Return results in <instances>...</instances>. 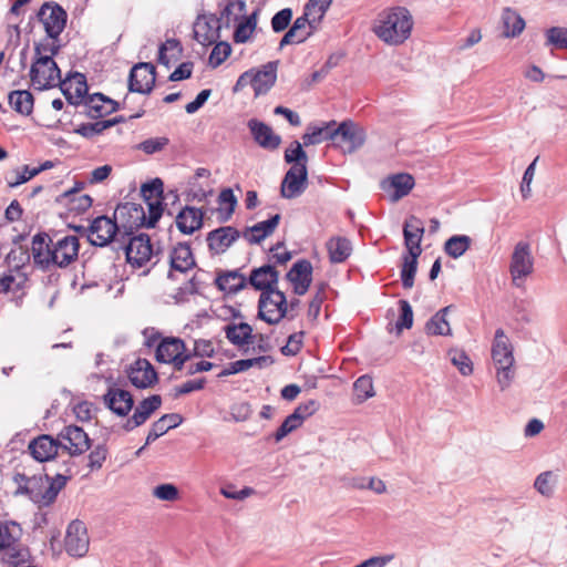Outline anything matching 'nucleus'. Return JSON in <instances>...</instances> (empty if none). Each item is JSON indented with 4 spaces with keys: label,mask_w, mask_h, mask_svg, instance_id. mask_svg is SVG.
<instances>
[{
    "label": "nucleus",
    "mask_w": 567,
    "mask_h": 567,
    "mask_svg": "<svg viewBox=\"0 0 567 567\" xmlns=\"http://www.w3.org/2000/svg\"><path fill=\"white\" fill-rule=\"evenodd\" d=\"M279 274L270 265H265L251 271L249 284L261 292L275 289L274 286L278 282Z\"/></svg>",
    "instance_id": "nucleus-34"
},
{
    "label": "nucleus",
    "mask_w": 567,
    "mask_h": 567,
    "mask_svg": "<svg viewBox=\"0 0 567 567\" xmlns=\"http://www.w3.org/2000/svg\"><path fill=\"white\" fill-rule=\"evenodd\" d=\"M59 449L58 439L54 440L50 435H41L29 444L31 455L39 462L50 461L58 454Z\"/></svg>",
    "instance_id": "nucleus-33"
},
{
    "label": "nucleus",
    "mask_w": 567,
    "mask_h": 567,
    "mask_svg": "<svg viewBox=\"0 0 567 567\" xmlns=\"http://www.w3.org/2000/svg\"><path fill=\"white\" fill-rule=\"evenodd\" d=\"M382 189L389 194L391 202H398L406 196L414 186V179L409 174H396L383 181Z\"/></svg>",
    "instance_id": "nucleus-30"
},
{
    "label": "nucleus",
    "mask_w": 567,
    "mask_h": 567,
    "mask_svg": "<svg viewBox=\"0 0 567 567\" xmlns=\"http://www.w3.org/2000/svg\"><path fill=\"white\" fill-rule=\"evenodd\" d=\"M287 279L292 284L296 295H305L312 281V265L306 259L298 260L287 272Z\"/></svg>",
    "instance_id": "nucleus-24"
},
{
    "label": "nucleus",
    "mask_w": 567,
    "mask_h": 567,
    "mask_svg": "<svg viewBox=\"0 0 567 567\" xmlns=\"http://www.w3.org/2000/svg\"><path fill=\"white\" fill-rule=\"evenodd\" d=\"M237 206V198L233 189L225 188L218 196V213L223 221H227L234 214Z\"/></svg>",
    "instance_id": "nucleus-46"
},
{
    "label": "nucleus",
    "mask_w": 567,
    "mask_h": 567,
    "mask_svg": "<svg viewBox=\"0 0 567 567\" xmlns=\"http://www.w3.org/2000/svg\"><path fill=\"white\" fill-rule=\"evenodd\" d=\"M89 547L90 537L85 524L79 519L72 520L64 537L65 551L71 557L82 558L87 554Z\"/></svg>",
    "instance_id": "nucleus-15"
},
{
    "label": "nucleus",
    "mask_w": 567,
    "mask_h": 567,
    "mask_svg": "<svg viewBox=\"0 0 567 567\" xmlns=\"http://www.w3.org/2000/svg\"><path fill=\"white\" fill-rule=\"evenodd\" d=\"M114 218L115 220H112L106 216H99L92 221L90 226L89 240L93 245L103 247L112 240L117 241L120 240V237L124 238V236L133 234L135 228L125 229L124 227V224L127 223L130 217L120 219L114 215Z\"/></svg>",
    "instance_id": "nucleus-8"
},
{
    "label": "nucleus",
    "mask_w": 567,
    "mask_h": 567,
    "mask_svg": "<svg viewBox=\"0 0 567 567\" xmlns=\"http://www.w3.org/2000/svg\"><path fill=\"white\" fill-rule=\"evenodd\" d=\"M190 358V352L186 350L184 341L179 338H165L156 349L157 361L171 363L177 371H181Z\"/></svg>",
    "instance_id": "nucleus-13"
},
{
    "label": "nucleus",
    "mask_w": 567,
    "mask_h": 567,
    "mask_svg": "<svg viewBox=\"0 0 567 567\" xmlns=\"http://www.w3.org/2000/svg\"><path fill=\"white\" fill-rule=\"evenodd\" d=\"M181 420V416L176 413L163 415L152 424V427L146 437V444H151L159 436L164 435L169 429L176 427Z\"/></svg>",
    "instance_id": "nucleus-41"
},
{
    "label": "nucleus",
    "mask_w": 567,
    "mask_h": 567,
    "mask_svg": "<svg viewBox=\"0 0 567 567\" xmlns=\"http://www.w3.org/2000/svg\"><path fill=\"white\" fill-rule=\"evenodd\" d=\"M105 405L120 416H126L133 408L132 394L120 388H110L104 395Z\"/></svg>",
    "instance_id": "nucleus-31"
},
{
    "label": "nucleus",
    "mask_w": 567,
    "mask_h": 567,
    "mask_svg": "<svg viewBox=\"0 0 567 567\" xmlns=\"http://www.w3.org/2000/svg\"><path fill=\"white\" fill-rule=\"evenodd\" d=\"M471 241L472 239L466 235L452 236L445 241V252L453 258H458L470 248Z\"/></svg>",
    "instance_id": "nucleus-49"
},
{
    "label": "nucleus",
    "mask_w": 567,
    "mask_h": 567,
    "mask_svg": "<svg viewBox=\"0 0 567 567\" xmlns=\"http://www.w3.org/2000/svg\"><path fill=\"white\" fill-rule=\"evenodd\" d=\"M412 29V18L404 8H395L379 16L373 31L383 42L388 44H400L404 42Z\"/></svg>",
    "instance_id": "nucleus-6"
},
{
    "label": "nucleus",
    "mask_w": 567,
    "mask_h": 567,
    "mask_svg": "<svg viewBox=\"0 0 567 567\" xmlns=\"http://www.w3.org/2000/svg\"><path fill=\"white\" fill-rule=\"evenodd\" d=\"M246 12V2L244 0L229 1L221 12V16L226 18L227 23L231 21L237 22L239 18H244Z\"/></svg>",
    "instance_id": "nucleus-57"
},
{
    "label": "nucleus",
    "mask_w": 567,
    "mask_h": 567,
    "mask_svg": "<svg viewBox=\"0 0 567 567\" xmlns=\"http://www.w3.org/2000/svg\"><path fill=\"white\" fill-rule=\"evenodd\" d=\"M105 96L101 93H95L87 97L85 105L89 109V115L93 118L102 117L112 113V107L103 110V102Z\"/></svg>",
    "instance_id": "nucleus-55"
},
{
    "label": "nucleus",
    "mask_w": 567,
    "mask_h": 567,
    "mask_svg": "<svg viewBox=\"0 0 567 567\" xmlns=\"http://www.w3.org/2000/svg\"><path fill=\"white\" fill-rule=\"evenodd\" d=\"M38 18L47 35L51 39H58L65 28L68 14L60 4L45 2L41 6Z\"/></svg>",
    "instance_id": "nucleus-14"
},
{
    "label": "nucleus",
    "mask_w": 567,
    "mask_h": 567,
    "mask_svg": "<svg viewBox=\"0 0 567 567\" xmlns=\"http://www.w3.org/2000/svg\"><path fill=\"white\" fill-rule=\"evenodd\" d=\"M171 270L168 277L174 279L176 272L186 274L195 267V258L187 244L176 245L169 255Z\"/></svg>",
    "instance_id": "nucleus-25"
},
{
    "label": "nucleus",
    "mask_w": 567,
    "mask_h": 567,
    "mask_svg": "<svg viewBox=\"0 0 567 567\" xmlns=\"http://www.w3.org/2000/svg\"><path fill=\"white\" fill-rule=\"evenodd\" d=\"M162 404V398L158 394L151 395L144 399L135 408L132 417H130L125 424L124 430L130 432L135 427L144 424L151 415L159 409Z\"/></svg>",
    "instance_id": "nucleus-26"
},
{
    "label": "nucleus",
    "mask_w": 567,
    "mask_h": 567,
    "mask_svg": "<svg viewBox=\"0 0 567 567\" xmlns=\"http://www.w3.org/2000/svg\"><path fill=\"white\" fill-rule=\"evenodd\" d=\"M131 383L138 389H146L154 384L157 374L146 359H137L127 371Z\"/></svg>",
    "instance_id": "nucleus-27"
},
{
    "label": "nucleus",
    "mask_w": 567,
    "mask_h": 567,
    "mask_svg": "<svg viewBox=\"0 0 567 567\" xmlns=\"http://www.w3.org/2000/svg\"><path fill=\"white\" fill-rule=\"evenodd\" d=\"M277 61H270L259 69H250L238 78L234 92H239L244 87L250 85L256 96L266 94L276 83L277 80Z\"/></svg>",
    "instance_id": "nucleus-9"
},
{
    "label": "nucleus",
    "mask_w": 567,
    "mask_h": 567,
    "mask_svg": "<svg viewBox=\"0 0 567 567\" xmlns=\"http://www.w3.org/2000/svg\"><path fill=\"white\" fill-rule=\"evenodd\" d=\"M61 71L53 59L37 58L30 69L31 83L37 90H47L60 83Z\"/></svg>",
    "instance_id": "nucleus-11"
},
{
    "label": "nucleus",
    "mask_w": 567,
    "mask_h": 567,
    "mask_svg": "<svg viewBox=\"0 0 567 567\" xmlns=\"http://www.w3.org/2000/svg\"><path fill=\"white\" fill-rule=\"evenodd\" d=\"M333 135V141L343 153H353L365 141L364 130L351 121H344L334 127Z\"/></svg>",
    "instance_id": "nucleus-16"
},
{
    "label": "nucleus",
    "mask_w": 567,
    "mask_h": 567,
    "mask_svg": "<svg viewBox=\"0 0 567 567\" xmlns=\"http://www.w3.org/2000/svg\"><path fill=\"white\" fill-rule=\"evenodd\" d=\"M287 299L282 291L270 289L260 295L258 317L269 324L278 323L287 313Z\"/></svg>",
    "instance_id": "nucleus-10"
},
{
    "label": "nucleus",
    "mask_w": 567,
    "mask_h": 567,
    "mask_svg": "<svg viewBox=\"0 0 567 567\" xmlns=\"http://www.w3.org/2000/svg\"><path fill=\"white\" fill-rule=\"evenodd\" d=\"M424 226L421 219L410 217L403 226L404 245L406 255L403 257L401 279L404 288H412L417 269V259L422 254L421 241Z\"/></svg>",
    "instance_id": "nucleus-5"
},
{
    "label": "nucleus",
    "mask_w": 567,
    "mask_h": 567,
    "mask_svg": "<svg viewBox=\"0 0 567 567\" xmlns=\"http://www.w3.org/2000/svg\"><path fill=\"white\" fill-rule=\"evenodd\" d=\"M257 25V11L252 12L249 17L244 18L238 22L235 32L234 40L236 43L247 42Z\"/></svg>",
    "instance_id": "nucleus-47"
},
{
    "label": "nucleus",
    "mask_w": 567,
    "mask_h": 567,
    "mask_svg": "<svg viewBox=\"0 0 567 567\" xmlns=\"http://www.w3.org/2000/svg\"><path fill=\"white\" fill-rule=\"evenodd\" d=\"M216 286L227 293H236L247 286V279L239 270L226 271L217 276Z\"/></svg>",
    "instance_id": "nucleus-38"
},
{
    "label": "nucleus",
    "mask_w": 567,
    "mask_h": 567,
    "mask_svg": "<svg viewBox=\"0 0 567 567\" xmlns=\"http://www.w3.org/2000/svg\"><path fill=\"white\" fill-rule=\"evenodd\" d=\"M230 52L231 48L227 42L216 43L209 55V65L219 66L230 55Z\"/></svg>",
    "instance_id": "nucleus-59"
},
{
    "label": "nucleus",
    "mask_w": 567,
    "mask_h": 567,
    "mask_svg": "<svg viewBox=\"0 0 567 567\" xmlns=\"http://www.w3.org/2000/svg\"><path fill=\"white\" fill-rule=\"evenodd\" d=\"M204 212L200 208L185 206L176 216V226L185 235H192L200 229L204 220Z\"/></svg>",
    "instance_id": "nucleus-32"
},
{
    "label": "nucleus",
    "mask_w": 567,
    "mask_h": 567,
    "mask_svg": "<svg viewBox=\"0 0 567 567\" xmlns=\"http://www.w3.org/2000/svg\"><path fill=\"white\" fill-rule=\"evenodd\" d=\"M60 89L71 104H79L87 93L86 78L82 73L69 75L65 80L60 79Z\"/></svg>",
    "instance_id": "nucleus-28"
},
{
    "label": "nucleus",
    "mask_w": 567,
    "mask_h": 567,
    "mask_svg": "<svg viewBox=\"0 0 567 567\" xmlns=\"http://www.w3.org/2000/svg\"><path fill=\"white\" fill-rule=\"evenodd\" d=\"M449 358L462 375L467 377L473 373V363L464 350L452 349L449 351Z\"/></svg>",
    "instance_id": "nucleus-51"
},
{
    "label": "nucleus",
    "mask_w": 567,
    "mask_h": 567,
    "mask_svg": "<svg viewBox=\"0 0 567 567\" xmlns=\"http://www.w3.org/2000/svg\"><path fill=\"white\" fill-rule=\"evenodd\" d=\"M501 18L505 38H515L525 29V20L512 8H504Z\"/></svg>",
    "instance_id": "nucleus-39"
},
{
    "label": "nucleus",
    "mask_w": 567,
    "mask_h": 567,
    "mask_svg": "<svg viewBox=\"0 0 567 567\" xmlns=\"http://www.w3.org/2000/svg\"><path fill=\"white\" fill-rule=\"evenodd\" d=\"M182 54L181 43L175 39H168L159 47L158 62L167 68L172 62H176Z\"/></svg>",
    "instance_id": "nucleus-45"
},
{
    "label": "nucleus",
    "mask_w": 567,
    "mask_h": 567,
    "mask_svg": "<svg viewBox=\"0 0 567 567\" xmlns=\"http://www.w3.org/2000/svg\"><path fill=\"white\" fill-rule=\"evenodd\" d=\"M285 161L288 164L307 166L308 156L298 141H293L285 151Z\"/></svg>",
    "instance_id": "nucleus-54"
},
{
    "label": "nucleus",
    "mask_w": 567,
    "mask_h": 567,
    "mask_svg": "<svg viewBox=\"0 0 567 567\" xmlns=\"http://www.w3.org/2000/svg\"><path fill=\"white\" fill-rule=\"evenodd\" d=\"M292 19V10L285 8L278 11L271 19V29L274 32L279 33L285 31Z\"/></svg>",
    "instance_id": "nucleus-63"
},
{
    "label": "nucleus",
    "mask_w": 567,
    "mask_h": 567,
    "mask_svg": "<svg viewBox=\"0 0 567 567\" xmlns=\"http://www.w3.org/2000/svg\"><path fill=\"white\" fill-rule=\"evenodd\" d=\"M58 441L60 449L66 451L70 456L81 455L91 446L87 434L76 425L64 426L58 434Z\"/></svg>",
    "instance_id": "nucleus-17"
},
{
    "label": "nucleus",
    "mask_w": 567,
    "mask_h": 567,
    "mask_svg": "<svg viewBox=\"0 0 567 567\" xmlns=\"http://www.w3.org/2000/svg\"><path fill=\"white\" fill-rule=\"evenodd\" d=\"M127 262L136 268L145 266L153 257V247L147 235H138L130 238L125 246Z\"/></svg>",
    "instance_id": "nucleus-20"
},
{
    "label": "nucleus",
    "mask_w": 567,
    "mask_h": 567,
    "mask_svg": "<svg viewBox=\"0 0 567 567\" xmlns=\"http://www.w3.org/2000/svg\"><path fill=\"white\" fill-rule=\"evenodd\" d=\"M169 140L167 137H152L141 142L136 148L144 152L147 155L155 154L161 152L166 145H168Z\"/></svg>",
    "instance_id": "nucleus-61"
},
{
    "label": "nucleus",
    "mask_w": 567,
    "mask_h": 567,
    "mask_svg": "<svg viewBox=\"0 0 567 567\" xmlns=\"http://www.w3.org/2000/svg\"><path fill=\"white\" fill-rule=\"evenodd\" d=\"M274 363L270 355H260L251 359H241L230 362L231 370L236 373L245 372L251 368L264 369Z\"/></svg>",
    "instance_id": "nucleus-48"
},
{
    "label": "nucleus",
    "mask_w": 567,
    "mask_h": 567,
    "mask_svg": "<svg viewBox=\"0 0 567 567\" xmlns=\"http://www.w3.org/2000/svg\"><path fill=\"white\" fill-rule=\"evenodd\" d=\"M155 83V68L151 63H138L131 70L128 89L132 92L150 93Z\"/></svg>",
    "instance_id": "nucleus-22"
},
{
    "label": "nucleus",
    "mask_w": 567,
    "mask_h": 567,
    "mask_svg": "<svg viewBox=\"0 0 567 567\" xmlns=\"http://www.w3.org/2000/svg\"><path fill=\"white\" fill-rule=\"evenodd\" d=\"M152 495L166 502H174L179 497L178 488L172 483L159 484L153 488Z\"/></svg>",
    "instance_id": "nucleus-58"
},
{
    "label": "nucleus",
    "mask_w": 567,
    "mask_h": 567,
    "mask_svg": "<svg viewBox=\"0 0 567 567\" xmlns=\"http://www.w3.org/2000/svg\"><path fill=\"white\" fill-rule=\"evenodd\" d=\"M319 25L320 23L312 22V14L303 9L302 16L293 21L290 29L281 38L279 47L284 48L286 45L305 42L318 30Z\"/></svg>",
    "instance_id": "nucleus-18"
},
{
    "label": "nucleus",
    "mask_w": 567,
    "mask_h": 567,
    "mask_svg": "<svg viewBox=\"0 0 567 567\" xmlns=\"http://www.w3.org/2000/svg\"><path fill=\"white\" fill-rule=\"evenodd\" d=\"M327 249L330 261L333 264H340L347 260L351 255L352 245L350 240L344 237H333L328 240Z\"/></svg>",
    "instance_id": "nucleus-40"
},
{
    "label": "nucleus",
    "mask_w": 567,
    "mask_h": 567,
    "mask_svg": "<svg viewBox=\"0 0 567 567\" xmlns=\"http://www.w3.org/2000/svg\"><path fill=\"white\" fill-rule=\"evenodd\" d=\"M280 221V215L276 214L268 220H264L260 223L255 224L251 227H248L243 233V237L249 243V244H259L261 240H264L266 237L270 236Z\"/></svg>",
    "instance_id": "nucleus-35"
},
{
    "label": "nucleus",
    "mask_w": 567,
    "mask_h": 567,
    "mask_svg": "<svg viewBox=\"0 0 567 567\" xmlns=\"http://www.w3.org/2000/svg\"><path fill=\"white\" fill-rule=\"evenodd\" d=\"M308 185L307 166L292 165L286 173L280 187L284 198H296L300 196Z\"/></svg>",
    "instance_id": "nucleus-19"
},
{
    "label": "nucleus",
    "mask_w": 567,
    "mask_h": 567,
    "mask_svg": "<svg viewBox=\"0 0 567 567\" xmlns=\"http://www.w3.org/2000/svg\"><path fill=\"white\" fill-rule=\"evenodd\" d=\"M120 122V118H112V120H105V121H97L94 123H86L80 125L75 132L80 134L83 137L91 138L97 134H101L106 128H110L111 126L115 125Z\"/></svg>",
    "instance_id": "nucleus-50"
},
{
    "label": "nucleus",
    "mask_w": 567,
    "mask_h": 567,
    "mask_svg": "<svg viewBox=\"0 0 567 567\" xmlns=\"http://www.w3.org/2000/svg\"><path fill=\"white\" fill-rule=\"evenodd\" d=\"M27 284V276L19 271H10L4 276L0 277V291L4 293H12L13 297H18Z\"/></svg>",
    "instance_id": "nucleus-42"
},
{
    "label": "nucleus",
    "mask_w": 567,
    "mask_h": 567,
    "mask_svg": "<svg viewBox=\"0 0 567 567\" xmlns=\"http://www.w3.org/2000/svg\"><path fill=\"white\" fill-rule=\"evenodd\" d=\"M547 44L557 49H567V29L553 27L547 30Z\"/></svg>",
    "instance_id": "nucleus-62"
},
{
    "label": "nucleus",
    "mask_w": 567,
    "mask_h": 567,
    "mask_svg": "<svg viewBox=\"0 0 567 567\" xmlns=\"http://www.w3.org/2000/svg\"><path fill=\"white\" fill-rule=\"evenodd\" d=\"M334 121L323 123L322 125H309L302 135L305 146L316 145L327 140L333 141Z\"/></svg>",
    "instance_id": "nucleus-36"
},
{
    "label": "nucleus",
    "mask_w": 567,
    "mask_h": 567,
    "mask_svg": "<svg viewBox=\"0 0 567 567\" xmlns=\"http://www.w3.org/2000/svg\"><path fill=\"white\" fill-rule=\"evenodd\" d=\"M60 48L61 45L59 43V38L51 39L47 37L42 41L34 44L35 59L45 56L53 59V56L59 53Z\"/></svg>",
    "instance_id": "nucleus-53"
},
{
    "label": "nucleus",
    "mask_w": 567,
    "mask_h": 567,
    "mask_svg": "<svg viewBox=\"0 0 567 567\" xmlns=\"http://www.w3.org/2000/svg\"><path fill=\"white\" fill-rule=\"evenodd\" d=\"M224 332L228 341L238 348L248 344L252 338V328L246 322L228 323L224 327Z\"/></svg>",
    "instance_id": "nucleus-37"
},
{
    "label": "nucleus",
    "mask_w": 567,
    "mask_h": 567,
    "mask_svg": "<svg viewBox=\"0 0 567 567\" xmlns=\"http://www.w3.org/2000/svg\"><path fill=\"white\" fill-rule=\"evenodd\" d=\"M195 40L204 47L219 39L220 21L214 14L198 16L193 27Z\"/></svg>",
    "instance_id": "nucleus-21"
},
{
    "label": "nucleus",
    "mask_w": 567,
    "mask_h": 567,
    "mask_svg": "<svg viewBox=\"0 0 567 567\" xmlns=\"http://www.w3.org/2000/svg\"><path fill=\"white\" fill-rule=\"evenodd\" d=\"M248 127L255 142L260 147L266 150H276L279 147L281 137L275 134L269 125L252 118L248 122Z\"/></svg>",
    "instance_id": "nucleus-29"
},
{
    "label": "nucleus",
    "mask_w": 567,
    "mask_h": 567,
    "mask_svg": "<svg viewBox=\"0 0 567 567\" xmlns=\"http://www.w3.org/2000/svg\"><path fill=\"white\" fill-rule=\"evenodd\" d=\"M8 100L10 106L22 115H29L33 110V96L29 91H12Z\"/></svg>",
    "instance_id": "nucleus-43"
},
{
    "label": "nucleus",
    "mask_w": 567,
    "mask_h": 567,
    "mask_svg": "<svg viewBox=\"0 0 567 567\" xmlns=\"http://www.w3.org/2000/svg\"><path fill=\"white\" fill-rule=\"evenodd\" d=\"M534 271V258L530 246L525 241L516 244L512 254L509 272L514 286L522 287L524 280Z\"/></svg>",
    "instance_id": "nucleus-12"
},
{
    "label": "nucleus",
    "mask_w": 567,
    "mask_h": 567,
    "mask_svg": "<svg viewBox=\"0 0 567 567\" xmlns=\"http://www.w3.org/2000/svg\"><path fill=\"white\" fill-rule=\"evenodd\" d=\"M240 233L231 226H223L207 234L206 241L213 254H224L238 238Z\"/></svg>",
    "instance_id": "nucleus-23"
},
{
    "label": "nucleus",
    "mask_w": 567,
    "mask_h": 567,
    "mask_svg": "<svg viewBox=\"0 0 567 567\" xmlns=\"http://www.w3.org/2000/svg\"><path fill=\"white\" fill-rule=\"evenodd\" d=\"M141 193L146 203L147 215L142 206L132 203L120 205L115 209L116 218L124 219L125 217H130L127 223L124 224L125 229L142 226L147 228L154 227L163 214V182L159 178H155L142 185Z\"/></svg>",
    "instance_id": "nucleus-2"
},
{
    "label": "nucleus",
    "mask_w": 567,
    "mask_h": 567,
    "mask_svg": "<svg viewBox=\"0 0 567 567\" xmlns=\"http://www.w3.org/2000/svg\"><path fill=\"white\" fill-rule=\"evenodd\" d=\"M514 348L503 329L495 331L492 343V360L496 367V380L502 391L509 388L515 377Z\"/></svg>",
    "instance_id": "nucleus-7"
},
{
    "label": "nucleus",
    "mask_w": 567,
    "mask_h": 567,
    "mask_svg": "<svg viewBox=\"0 0 567 567\" xmlns=\"http://www.w3.org/2000/svg\"><path fill=\"white\" fill-rule=\"evenodd\" d=\"M452 306H447L437 311L430 321H427V332L436 336H451L452 329L446 317Z\"/></svg>",
    "instance_id": "nucleus-44"
},
{
    "label": "nucleus",
    "mask_w": 567,
    "mask_h": 567,
    "mask_svg": "<svg viewBox=\"0 0 567 567\" xmlns=\"http://www.w3.org/2000/svg\"><path fill=\"white\" fill-rule=\"evenodd\" d=\"M79 249V238L73 235L52 239L47 234H38L32 239L33 261L42 269L68 267L78 258Z\"/></svg>",
    "instance_id": "nucleus-1"
},
{
    "label": "nucleus",
    "mask_w": 567,
    "mask_h": 567,
    "mask_svg": "<svg viewBox=\"0 0 567 567\" xmlns=\"http://www.w3.org/2000/svg\"><path fill=\"white\" fill-rule=\"evenodd\" d=\"M22 526L13 519H0V556L10 567L30 563V548L23 544Z\"/></svg>",
    "instance_id": "nucleus-4"
},
{
    "label": "nucleus",
    "mask_w": 567,
    "mask_h": 567,
    "mask_svg": "<svg viewBox=\"0 0 567 567\" xmlns=\"http://www.w3.org/2000/svg\"><path fill=\"white\" fill-rule=\"evenodd\" d=\"M355 395L364 401L374 395L372 379L368 375H362L353 384Z\"/></svg>",
    "instance_id": "nucleus-60"
},
{
    "label": "nucleus",
    "mask_w": 567,
    "mask_h": 567,
    "mask_svg": "<svg viewBox=\"0 0 567 567\" xmlns=\"http://www.w3.org/2000/svg\"><path fill=\"white\" fill-rule=\"evenodd\" d=\"M331 3L332 0H308L303 9L312 14L313 23H321Z\"/></svg>",
    "instance_id": "nucleus-56"
},
{
    "label": "nucleus",
    "mask_w": 567,
    "mask_h": 567,
    "mask_svg": "<svg viewBox=\"0 0 567 567\" xmlns=\"http://www.w3.org/2000/svg\"><path fill=\"white\" fill-rule=\"evenodd\" d=\"M399 316L395 321L394 328L396 333H401L404 329H410L413 326V310L406 300H399Z\"/></svg>",
    "instance_id": "nucleus-52"
},
{
    "label": "nucleus",
    "mask_w": 567,
    "mask_h": 567,
    "mask_svg": "<svg viewBox=\"0 0 567 567\" xmlns=\"http://www.w3.org/2000/svg\"><path fill=\"white\" fill-rule=\"evenodd\" d=\"M70 477V474H56L54 477L48 475L28 477L17 473L13 481L18 485L17 494L27 495L34 504L44 507L54 503Z\"/></svg>",
    "instance_id": "nucleus-3"
},
{
    "label": "nucleus",
    "mask_w": 567,
    "mask_h": 567,
    "mask_svg": "<svg viewBox=\"0 0 567 567\" xmlns=\"http://www.w3.org/2000/svg\"><path fill=\"white\" fill-rule=\"evenodd\" d=\"M554 474L550 471L540 473L534 483V487L544 496H551L554 492L553 487Z\"/></svg>",
    "instance_id": "nucleus-64"
}]
</instances>
